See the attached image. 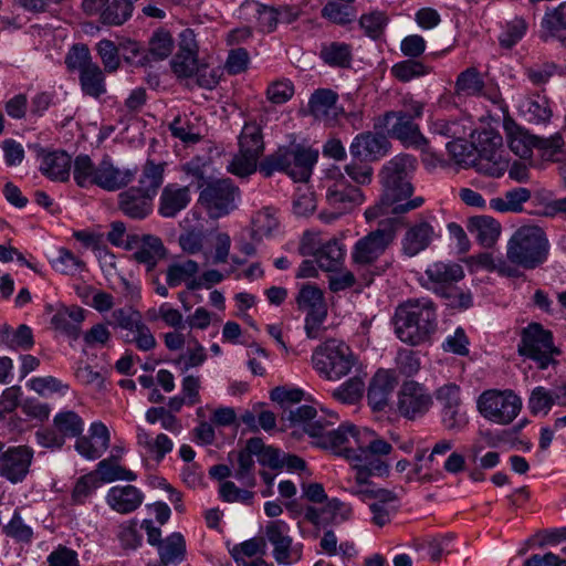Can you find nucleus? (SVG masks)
Here are the masks:
<instances>
[{
  "instance_id": "24",
  "label": "nucleus",
  "mask_w": 566,
  "mask_h": 566,
  "mask_svg": "<svg viewBox=\"0 0 566 566\" xmlns=\"http://www.w3.org/2000/svg\"><path fill=\"white\" fill-rule=\"evenodd\" d=\"M390 148V142L385 135L365 132L356 135L349 146L354 158L371 161L384 157Z\"/></svg>"
},
{
  "instance_id": "57",
  "label": "nucleus",
  "mask_w": 566,
  "mask_h": 566,
  "mask_svg": "<svg viewBox=\"0 0 566 566\" xmlns=\"http://www.w3.org/2000/svg\"><path fill=\"white\" fill-rule=\"evenodd\" d=\"M391 72L396 78L401 82H409L415 77L426 75L430 72L429 67L416 60H406L395 64Z\"/></svg>"
},
{
  "instance_id": "2",
  "label": "nucleus",
  "mask_w": 566,
  "mask_h": 566,
  "mask_svg": "<svg viewBox=\"0 0 566 566\" xmlns=\"http://www.w3.org/2000/svg\"><path fill=\"white\" fill-rule=\"evenodd\" d=\"M356 447H348L343 457L355 471L368 476H385L389 473V464L385 460L392 451V446L376 431L363 428L355 439Z\"/></svg>"
},
{
  "instance_id": "28",
  "label": "nucleus",
  "mask_w": 566,
  "mask_h": 566,
  "mask_svg": "<svg viewBox=\"0 0 566 566\" xmlns=\"http://www.w3.org/2000/svg\"><path fill=\"white\" fill-rule=\"evenodd\" d=\"M136 169H120L105 157L97 165V178L95 185L107 191H116L129 185L135 176Z\"/></svg>"
},
{
  "instance_id": "52",
  "label": "nucleus",
  "mask_w": 566,
  "mask_h": 566,
  "mask_svg": "<svg viewBox=\"0 0 566 566\" xmlns=\"http://www.w3.org/2000/svg\"><path fill=\"white\" fill-rule=\"evenodd\" d=\"M198 271L199 265L193 260L172 263L167 269V284L170 287H176L195 276Z\"/></svg>"
},
{
  "instance_id": "31",
  "label": "nucleus",
  "mask_w": 566,
  "mask_h": 566,
  "mask_svg": "<svg viewBox=\"0 0 566 566\" xmlns=\"http://www.w3.org/2000/svg\"><path fill=\"white\" fill-rule=\"evenodd\" d=\"M369 504L373 514L371 522L382 527L390 523L391 517L398 512L397 495L387 489H377Z\"/></svg>"
},
{
  "instance_id": "58",
  "label": "nucleus",
  "mask_w": 566,
  "mask_h": 566,
  "mask_svg": "<svg viewBox=\"0 0 566 566\" xmlns=\"http://www.w3.org/2000/svg\"><path fill=\"white\" fill-rule=\"evenodd\" d=\"M526 30L527 23L525 20L515 17L505 24L504 30L499 38L501 46L511 49L524 36Z\"/></svg>"
},
{
  "instance_id": "40",
  "label": "nucleus",
  "mask_w": 566,
  "mask_h": 566,
  "mask_svg": "<svg viewBox=\"0 0 566 566\" xmlns=\"http://www.w3.org/2000/svg\"><path fill=\"white\" fill-rule=\"evenodd\" d=\"M166 166L167 164L165 161L157 164L148 159L142 168L138 187L136 188L155 198L158 189L164 184Z\"/></svg>"
},
{
  "instance_id": "48",
  "label": "nucleus",
  "mask_w": 566,
  "mask_h": 566,
  "mask_svg": "<svg viewBox=\"0 0 566 566\" xmlns=\"http://www.w3.org/2000/svg\"><path fill=\"white\" fill-rule=\"evenodd\" d=\"M388 22L389 18L386 12L379 10L364 13L359 18V27L364 30V33L373 40H377L384 34Z\"/></svg>"
},
{
  "instance_id": "5",
  "label": "nucleus",
  "mask_w": 566,
  "mask_h": 566,
  "mask_svg": "<svg viewBox=\"0 0 566 566\" xmlns=\"http://www.w3.org/2000/svg\"><path fill=\"white\" fill-rule=\"evenodd\" d=\"M317 158V151L301 146L281 147L266 156L259 168L265 177L272 176L275 171H283L294 181H307Z\"/></svg>"
},
{
  "instance_id": "13",
  "label": "nucleus",
  "mask_w": 566,
  "mask_h": 566,
  "mask_svg": "<svg viewBox=\"0 0 566 566\" xmlns=\"http://www.w3.org/2000/svg\"><path fill=\"white\" fill-rule=\"evenodd\" d=\"M326 201L333 212H321L319 218L325 222H332L338 219L342 214L353 210L355 207L360 206L365 201V196L360 188L352 186L344 176L332 181L327 186Z\"/></svg>"
},
{
  "instance_id": "22",
  "label": "nucleus",
  "mask_w": 566,
  "mask_h": 566,
  "mask_svg": "<svg viewBox=\"0 0 566 566\" xmlns=\"http://www.w3.org/2000/svg\"><path fill=\"white\" fill-rule=\"evenodd\" d=\"M384 126L391 137L406 146L422 147L427 145V139L421 134L419 126L401 113L387 112L384 115Z\"/></svg>"
},
{
  "instance_id": "3",
  "label": "nucleus",
  "mask_w": 566,
  "mask_h": 566,
  "mask_svg": "<svg viewBox=\"0 0 566 566\" xmlns=\"http://www.w3.org/2000/svg\"><path fill=\"white\" fill-rule=\"evenodd\" d=\"M396 334L400 340L418 345L434 333L437 314L430 300H412L400 305L395 314Z\"/></svg>"
},
{
  "instance_id": "7",
  "label": "nucleus",
  "mask_w": 566,
  "mask_h": 566,
  "mask_svg": "<svg viewBox=\"0 0 566 566\" xmlns=\"http://www.w3.org/2000/svg\"><path fill=\"white\" fill-rule=\"evenodd\" d=\"M548 243L544 231L534 226L520 228L507 244V259L526 269H534L547 256Z\"/></svg>"
},
{
  "instance_id": "33",
  "label": "nucleus",
  "mask_w": 566,
  "mask_h": 566,
  "mask_svg": "<svg viewBox=\"0 0 566 566\" xmlns=\"http://www.w3.org/2000/svg\"><path fill=\"white\" fill-rule=\"evenodd\" d=\"M166 255V248L159 237L143 234L140 245L133 254V259L146 266L148 272L153 271L158 262Z\"/></svg>"
},
{
  "instance_id": "42",
  "label": "nucleus",
  "mask_w": 566,
  "mask_h": 566,
  "mask_svg": "<svg viewBox=\"0 0 566 566\" xmlns=\"http://www.w3.org/2000/svg\"><path fill=\"white\" fill-rule=\"evenodd\" d=\"M137 443L145 450L146 454L151 455L157 462H160L167 453L172 450L174 443L165 433H159L155 439L144 429L137 430Z\"/></svg>"
},
{
  "instance_id": "11",
  "label": "nucleus",
  "mask_w": 566,
  "mask_h": 566,
  "mask_svg": "<svg viewBox=\"0 0 566 566\" xmlns=\"http://www.w3.org/2000/svg\"><path fill=\"white\" fill-rule=\"evenodd\" d=\"M521 399L511 390H486L478 399L479 412L497 424H509L518 415Z\"/></svg>"
},
{
  "instance_id": "25",
  "label": "nucleus",
  "mask_w": 566,
  "mask_h": 566,
  "mask_svg": "<svg viewBox=\"0 0 566 566\" xmlns=\"http://www.w3.org/2000/svg\"><path fill=\"white\" fill-rule=\"evenodd\" d=\"M191 198L189 186H180L176 182L167 184L160 192L157 211L163 218H176L181 211L187 209Z\"/></svg>"
},
{
  "instance_id": "55",
  "label": "nucleus",
  "mask_w": 566,
  "mask_h": 566,
  "mask_svg": "<svg viewBox=\"0 0 566 566\" xmlns=\"http://www.w3.org/2000/svg\"><path fill=\"white\" fill-rule=\"evenodd\" d=\"M364 381L359 377H352L333 391V397L347 405L356 403L363 396Z\"/></svg>"
},
{
  "instance_id": "21",
  "label": "nucleus",
  "mask_w": 566,
  "mask_h": 566,
  "mask_svg": "<svg viewBox=\"0 0 566 566\" xmlns=\"http://www.w3.org/2000/svg\"><path fill=\"white\" fill-rule=\"evenodd\" d=\"M260 438H250L245 447L238 452L229 453V462L232 468L233 476L247 488H253L256 484L254 453L259 451Z\"/></svg>"
},
{
  "instance_id": "64",
  "label": "nucleus",
  "mask_w": 566,
  "mask_h": 566,
  "mask_svg": "<svg viewBox=\"0 0 566 566\" xmlns=\"http://www.w3.org/2000/svg\"><path fill=\"white\" fill-rule=\"evenodd\" d=\"M436 292L446 298L447 305L453 308H469L472 305V295L470 292H464L454 284L444 289H436Z\"/></svg>"
},
{
  "instance_id": "30",
  "label": "nucleus",
  "mask_w": 566,
  "mask_h": 566,
  "mask_svg": "<svg viewBox=\"0 0 566 566\" xmlns=\"http://www.w3.org/2000/svg\"><path fill=\"white\" fill-rule=\"evenodd\" d=\"M289 525L282 520L272 521L265 527L266 538L274 546V559L280 565L290 563L293 539L289 536Z\"/></svg>"
},
{
  "instance_id": "17",
  "label": "nucleus",
  "mask_w": 566,
  "mask_h": 566,
  "mask_svg": "<svg viewBox=\"0 0 566 566\" xmlns=\"http://www.w3.org/2000/svg\"><path fill=\"white\" fill-rule=\"evenodd\" d=\"M238 189L230 179H219L207 184L201 190L199 200L207 207L213 218L228 214L234 208Z\"/></svg>"
},
{
  "instance_id": "16",
  "label": "nucleus",
  "mask_w": 566,
  "mask_h": 566,
  "mask_svg": "<svg viewBox=\"0 0 566 566\" xmlns=\"http://www.w3.org/2000/svg\"><path fill=\"white\" fill-rule=\"evenodd\" d=\"M432 406L433 397L423 384L416 380L402 382L398 391L397 408L403 418L408 420L421 418Z\"/></svg>"
},
{
  "instance_id": "26",
  "label": "nucleus",
  "mask_w": 566,
  "mask_h": 566,
  "mask_svg": "<svg viewBox=\"0 0 566 566\" xmlns=\"http://www.w3.org/2000/svg\"><path fill=\"white\" fill-rule=\"evenodd\" d=\"M154 197L136 187L118 195V210L129 219L144 220L151 214Z\"/></svg>"
},
{
  "instance_id": "29",
  "label": "nucleus",
  "mask_w": 566,
  "mask_h": 566,
  "mask_svg": "<svg viewBox=\"0 0 566 566\" xmlns=\"http://www.w3.org/2000/svg\"><path fill=\"white\" fill-rule=\"evenodd\" d=\"M436 237L434 228L426 220L409 227L401 240V250L408 256H415L429 248Z\"/></svg>"
},
{
  "instance_id": "46",
  "label": "nucleus",
  "mask_w": 566,
  "mask_h": 566,
  "mask_svg": "<svg viewBox=\"0 0 566 566\" xmlns=\"http://www.w3.org/2000/svg\"><path fill=\"white\" fill-rule=\"evenodd\" d=\"M541 27V39L544 41L557 36L560 30H566V1L546 12L542 19Z\"/></svg>"
},
{
  "instance_id": "41",
  "label": "nucleus",
  "mask_w": 566,
  "mask_h": 566,
  "mask_svg": "<svg viewBox=\"0 0 566 566\" xmlns=\"http://www.w3.org/2000/svg\"><path fill=\"white\" fill-rule=\"evenodd\" d=\"M286 418L292 424H303L304 431L311 437H321L323 434L325 424L321 419H315L316 409L312 406L304 405L291 409Z\"/></svg>"
},
{
  "instance_id": "50",
  "label": "nucleus",
  "mask_w": 566,
  "mask_h": 566,
  "mask_svg": "<svg viewBox=\"0 0 566 566\" xmlns=\"http://www.w3.org/2000/svg\"><path fill=\"white\" fill-rule=\"evenodd\" d=\"M73 177L76 185L82 188L95 185L97 166L94 165L88 155L81 154L75 158Z\"/></svg>"
},
{
  "instance_id": "60",
  "label": "nucleus",
  "mask_w": 566,
  "mask_h": 566,
  "mask_svg": "<svg viewBox=\"0 0 566 566\" xmlns=\"http://www.w3.org/2000/svg\"><path fill=\"white\" fill-rule=\"evenodd\" d=\"M170 132L172 136L181 139L185 143H197L201 139L202 135L200 129L187 118L176 117L170 124Z\"/></svg>"
},
{
  "instance_id": "54",
  "label": "nucleus",
  "mask_w": 566,
  "mask_h": 566,
  "mask_svg": "<svg viewBox=\"0 0 566 566\" xmlns=\"http://www.w3.org/2000/svg\"><path fill=\"white\" fill-rule=\"evenodd\" d=\"M322 14L329 21L345 25L356 18V11L352 4H340L337 1L327 2L322 9Z\"/></svg>"
},
{
  "instance_id": "37",
  "label": "nucleus",
  "mask_w": 566,
  "mask_h": 566,
  "mask_svg": "<svg viewBox=\"0 0 566 566\" xmlns=\"http://www.w3.org/2000/svg\"><path fill=\"white\" fill-rule=\"evenodd\" d=\"M484 81L476 67H468L462 71L454 83L453 95L458 99L481 96L484 90Z\"/></svg>"
},
{
  "instance_id": "6",
  "label": "nucleus",
  "mask_w": 566,
  "mask_h": 566,
  "mask_svg": "<svg viewBox=\"0 0 566 566\" xmlns=\"http://www.w3.org/2000/svg\"><path fill=\"white\" fill-rule=\"evenodd\" d=\"M357 364V357L343 340L331 338L318 345L312 354L317 374L332 381L347 376Z\"/></svg>"
},
{
  "instance_id": "20",
  "label": "nucleus",
  "mask_w": 566,
  "mask_h": 566,
  "mask_svg": "<svg viewBox=\"0 0 566 566\" xmlns=\"http://www.w3.org/2000/svg\"><path fill=\"white\" fill-rule=\"evenodd\" d=\"M33 450L27 446L10 447L0 457V475L11 483L22 482L29 473Z\"/></svg>"
},
{
  "instance_id": "43",
  "label": "nucleus",
  "mask_w": 566,
  "mask_h": 566,
  "mask_svg": "<svg viewBox=\"0 0 566 566\" xmlns=\"http://www.w3.org/2000/svg\"><path fill=\"white\" fill-rule=\"evenodd\" d=\"M530 198L531 191L527 188L517 187L506 191L503 197L492 198L489 206L497 212H520Z\"/></svg>"
},
{
  "instance_id": "27",
  "label": "nucleus",
  "mask_w": 566,
  "mask_h": 566,
  "mask_svg": "<svg viewBox=\"0 0 566 566\" xmlns=\"http://www.w3.org/2000/svg\"><path fill=\"white\" fill-rule=\"evenodd\" d=\"M396 385L397 377L394 370L379 369L374 375L367 392L368 403L374 411H381L388 406Z\"/></svg>"
},
{
  "instance_id": "45",
  "label": "nucleus",
  "mask_w": 566,
  "mask_h": 566,
  "mask_svg": "<svg viewBox=\"0 0 566 566\" xmlns=\"http://www.w3.org/2000/svg\"><path fill=\"white\" fill-rule=\"evenodd\" d=\"M80 84L82 91L94 98L106 93L104 72L95 62L80 73Z\"/></svg>"
},
{
  "instance_id": "59",
  "label": "nucleus",
  "mask_w": 566,
  "mask_h": 566,
  "mask_svg": "<svg viewBox=\"0 0 566 566\" xmlns=\"http://www.w3.org/2000/svg\"><path fill=\"white\" fill-rule=\"evenodd\" d=\"M172 48V36L166 30L156 31L149 40V53L156 60H164L169 56Z\"/></svg>"
},
{
  "instance_id": "39",
  "label": "nucleus",
  "mask_w": 566,
  "mask_h": 566,
  "mask_svg": "<svg viewBox=\"0 0 566 566\" xmlns=\"http://www.w3.org/2000/svg\"><path fill=\"white\" fill-rule=\"evenodd\" d=\"M157 552L161 566L181 563L186 557V541L182 534L171 533L157 547Z\"/></svg>"
},
{
  "instance_id": "32",
  "label": "nucleus",
  "mask_w": 566,
  "mask_h": 566,
  "mask_svg": "<svg viewBox=\"0 0 566 566\" xmlns=\"http://www.w3.org/2000/svg\"><path fill=\"white\" fill-rule=\"evenodd\" d=\"M143 499V493L134 485L114 486L106 496L108 505L122 514L137 510Z\"/></svg>"
},
{
  "instance_id": "14",
  "label": "nucleus",
  "mask_w": 566,
  "mask_h": 566,
  "mask_svg": "<svg viewBox=\"0 0 566 566\" xmlns=\"http://www.w3.org/2000/svg\"><path fill=\"white\" fill-rule=\"evenodd\" d=\"M296 303L300 310L306 311V336L312 339L318 338L322 333V325L327 316V307L322 290L314 284H303L297 294Z\"/></svg>"
},
{
  "instance_id": "49",
  "label": "nucleus",
  "mask_w": 566,
  "mask_h": 566,
  "mask_svg": "<svg viewBox=\"0 0 566 566\" xmlns=\"http://www.w3.org/2000/svg\"><path fill=\"white\" fill-rule=\"evenodd\" d=\"M363 428H357L354 424H342L337 429L332 430L327 434V440L332 444V447L337 448V454L343 457V451L348 447H356L355 439L357 433L361 431Z\"/></svg>"
},
{
  "instance_id": "47",
  "label": "nucleus",
  "mask_w": 566,
  "mask_h": 566,
  "mask_svg": "<svg viewBox=\"0 0 566 566\" xmlns=\"http://www.w3.org/2000/svg\"><path fill=\"white\" fill-rule=\"evenodd\" d=\"M53 423L57 432L65 439L80 437L84 429L82 418L74 411H62L55 415Z\"/></svg>"
},
{
  "instance_id": "61",
  "label": "nucleus",
  "mask_w": 566,
  "mask_h": 566,
  "mask_svg": "<svg viewBox=\"0 0 566 566\" xmlns=\"http://www.w3.org/2000/svg\"><path fill=\"white\" fill-rule=\"evenodd\" d=\"M96 51L102 60L105 72H115L120 64L118 49L111 40L103 39L96 44Z\"/></svg>"
},
{
  "instance_id": "23",
  "label": "nucleus",
  "mask_w": 566,
  "mask_h": 566,
  "mask_svg": "<svg viewBox=\"0 0 566 566\" xmlns=\"http://www.w3.org/2000/svg\"><path fill=\"white\" fill-rule=\"evenodd\" d=\"M338 95L329 88L316 90L308 101V113L317 120L334 126L344 114V108L337 105Z\"/></svg>"
},
{
  "instance_id": "15",
  "label": "nucleus",
  "mask_w": 566,
  "mask_h": 566,
  "mask_svg": "<svg viewBox=\"0 0 566 566\" xmlns=\"http://www.w3.org/2000/svg\"><path fill=\"white\" fill-rule=\"evenodd\" d=\"M479 158L476 168L491 177H501L509 167V160L504 156L503 139L499 134L483 133L478 143Z\"/></svg>"
},
{
  "instance_id": "34",
  "label": "nucleus",
  "mask_w": 566,
  "mask_h": 566,
  "mask_svg": "<svg viewBox=\"0 0 566 566\" xmlns=\"http://www.w3.org/2000/svg\"><path fill=\"white\" fill-rule=\"evenodd\" d=\"M71 157L63 150L43 154L40 171L52 181H66L70 177Z\"/></svg>"
},
{
  "instance_id": "56",
  "label": "nucleus",
  "mask_w": 566,
  "mask_h": 566,
  "mask_svg": "<svg viewBox=\"0 0 566 566\" xmlns=\"http://www.w3.org/2000/svg\"><path fill=\"white\" fill-rule=\"evenodd\" d=\"M252 235L256 240L269 237L277 228L279 221L270 208L259 211L252 219Z\"/></svg>"
},
{
  "instance_id": "8",
  "label": "nucleus",
  "mask_w": 566,
  "mask_h": 566,
  "mask_svg": "<svg viewBox=\"0 0 566 566\" xmlns=\"http://www.w3.org/2000/svg\"><path fill=\"white\" fill-rule=\"evenodd\" d=\"M263 150L261 127L256 123H245L239 137V153L230 161L229 171L240 177L251 175Z\"/></svg>"
},
{
  "instance_id": "9",
  "label": "nucleus",
  "mask_w": 566,
  "mask_h": 566,
  "mask_svg": "<svg viewBox=\"0 0 566 566\" xmlns=\"http://www.w3.org/2000/svg\"><path fill=\"white\" fill-rule=\"evenodd\" d=\"M507 144L510 149L521 158H530L534 147L543 151L544 158L553 161H560L566 157L560 135L544 139L530 135L526 130L517 127L509 132Z\"/></svg>"
},
{
  "instance_id": "4",
  "label": "nucleus",
  "mask_w": 566,
  "mask_h": 566,
  "mask_svg": "<svg viewBox=\"0 0 566 566\" xmlns=\"http://www.w3.org/2000/svg\"><path fill=\"white\" fill-rule=\"evenodd\" d=\"M395 237V228L386 224L370 231L354 244L352 261L363 285H370L374 277L381 274V269L376 262L394 242Z\"/></svg>"
},
{
  "instance_id": "19",
  "label": "nucleus",
  "mask_w": 566,
  "mask_h": 566,
  "mask_svg": "<svg viewBox=\"0 0 566 566\" xmlns=\"http://www.w3.org/2000/svg\"><path fill=\"white\" fill-rule=\"evenodd\" d=\"M129 0H84L83 9L88 15H97L105 25H122L133 12Z\"/></svg>"
},
{
  "instance_id": "18",
  "label": "nucleus",
  "mask_w": 566,
  "mask_h": 566,
  "mask_svg": "<svg viewBox=\"0 0 566 566\" xmlns=\"http://www.w3.org/2000/svg\"><path fill=\"white\" fill-rule=\"evenodd\" d=\"M200 63L195 32L185 29L179 34L178 51L171 60L172 72L177 77L189 78L195 75Z\"/></svg>"
},
{
  "instance_id": "62",
  "label": "nucleus",
  "mask_w": 566,
  "mask_h": 566,
  "mask_svg": "<svg viewBox=\"0 0 566 566\" xmlns=\"http://www.w3.org/2000/svg\"><path fill=\"white\" fill-rule=\"evenodd\" d=\"M553 395L552 390L546 389L543 386L535 387L528 398V409L533 415L547 412L553 407Z\"/></svg>"
},
{
  "instance_id": "35",
  "label": "nucleus",
  "mask_w": 566,
  "mask_h": 566,
  "mask_svg": "<svg viewBox=\"0 0 566 566\" xmlns=\"http://www.w3.org/2000/svg\"><path fill=\"white\" fill-rule=\"evenodd\" d=\"M468 230L484 248H491L501 233V224L489 216H476L469 219Z\"/></svg>"
},
{
  "instance_id": "44",
  "label": "nucleus",
  "mask_w": 566,
  "mask_h": 566,
  "mask_svg": "<svg viewBox=\"0 0 566 566\" xmlns=\"http://www.w3.org/2000/svg\"><path fill=\"white\" fill-rule=\"evenodd\" d=\"M344 260V250L337 240H329L315 252V262L327 272L338 270Z\"/></svg>"
},
{
  "instance_id": "36",
  "label": "nucleus",
  "mask_w": 566,
  "mask_h": 566,
  "mask_svg": "<svg viewBox=\"0 0 566 566\" xmlns=\"http://www.w3.org/2000/svg\"><path fill=\"white\" fill-rule=\"evenodd\" d=\"M84 310L78 306L62 307L51 318V324L55 329L66 334L70 337L77 338L81 331V324L84 321Z\"/></svg>"
},
{
  "instance_id": "51",
  "label": "nucleus",
  "mask_w": 566,
  "mask_h": 566,
  "mask_svg": "<svg viewBox=\"0 0 566 566\" xmlns=\"http://www.w3.org/2000/svg\"><path fill=\"white\" fill-rule=\"evenodd\" d=\"M321 55L327 64L345 67L352 61V46L343 42H333L322 49Z\"/></svg>"
},
{
  "instance_id": "38",
  "label": "nucleus",
  "mask_w": 566,
  "mask_h": 566,
  "mask_svg": "<svg viewBox=\"0 0 566 566\" xmlns=\"http://www.w3.org/2000/svg\"><path fill=\"white\" fill-rule=\"evenodd\" d=\"M426 274L436 289H444L464 277L463 269L458 263L436 262L431 264Z\"/></svg>"
},
{
  "instance_id": "1",
  "label": "nucleus",
  "mask_w": 566,
  "mask_h": 566,
  "mask_svg": "<svg viewBox=\"0 0 566 566\" xmlns=\"http://www.w3.org/2000/svg\"><path fill=\"white\" fill-rule=\"evenodd\" d=\"M417 168V159L409 154H399L388 160L379 171L382 188L380 205L394 214H401L419 208L422 197L411 198L413 186L412 175Z\"/></svg>"
},
{
  "instance_id": "53",
  "label": "nucleus",
  "mask_w": 566,
  "mask_h": 566,
  "mask_svg": "<svg viewBox=\"0 0 566 566\" xmlns=\"http://www.w3.org/2000/svg\"><path fill=\"white\" fill-rule=\"evenodd\" d=\"M52 265L56 271L65 275H75L86 268L84 261L65 248L59 249L57 256L53 260Z\"/></svg>"
},
{
  "instance_id": "63",
  "label": "nucleus",
  "mask_w": 566,
  "mask_h": 566,
  "mask_svg": "<svg viewBox=\"0 0 566 566\" xmlns=\"http://www.w3.org/2000/svg\"><path fill=\"white\" fill-rule=\"evenodd\" d=\"M93 63L90 50L84 44L73 45L65 56V64L70 71L78 70L81 73Z\"/></svg>"
},
{
  "instance_id": "12",
  "label": "nucleus",
  "mask_w": 566,
  "mask_h": 566,
  "mask_svg": "<svg viewBox=\"0 0 566 566\" xmlns=\"http://www.w3.org/2000/svg\"><path fill=\"white\" fill-rule=\"evenodd\" d=\"M109 325L119 327L127 333L124 336L125 343L135 344L143 352L155 348L157 342L149 327L144 323L139 311L132 306L116 308L112 312Z\"/></svg>"
},
{
  "instance_id": "10",
  "label": "nucleus",
  "mask_w": 566,
  "mask_h": 566,
  "mask_svg": "<svg viewBox=\"0 0 566 566\" xmlns=\"http://www.w3.org/2000/svg\"><path fill=\"white\" fill-rule=\"evenodd\" d=\"M517 352L536 361L539 369L555 363L554 356L559 354V349L554 346L552 333L538 323H532L522 331Z\"/></svg>"
}]
</instances>
